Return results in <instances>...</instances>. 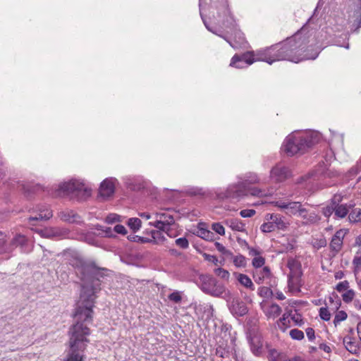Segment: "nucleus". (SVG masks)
Returning a JSON list of instances; mask_svg holds the SVG:
<instances>
[{"label":"nucleus","instance_id":"1","mask_svg":"<svg viewBox=\"0 0 361 361\" xmlns=\"http://www.w3.org/2000/svg\"><path fill=\"white\" fill-rule=\"evenodd\" d=\"M69 263L77 269V274L81 275V280L83 281L80 299L76 304L74 319L90 323L93 317L96 293L101 290L99 281L104 277V271L106 269H100L93 263H85L78 256Z\"/></svg>","mask_w":361,"mask_h":361},{"label":"nucleus","instance_id":"2","mask_svg":"<svg viewBox=\"0 0 361 361\" xmlns=\"http://www.w3.org/2000/svg\"><path fill=\"white\" fill-rule=\"evenodd\" d=\"M312 49L306 44V40L301 35H295L287 39L280 44H276L264 49L259 54V59L271 64L281 60H288L298 63L303 60L315 59L317 51H311Z\"/></svg>","mask_w":361,"mask_h":361},{"label":"nucleus","instance_id":"3","mask_svg":"<svg viewBox=\"0 0 361 361\" xmlns=\"http://www.w3.org/2000/svg\"><path fill=\"white\" fill-rule=\"evenodd\" d=\"M259 183H260V178L256 173H247L243 178H240L238 183L230 185L225 193L219 194V198L239 199L249 195L256 197H266L270 195L271 192H267L265 190L249 187L250 185Z\"/></svg>","mask_w":361,"mask_h":361},{"label":"nucleus","instance_id":"4","mask_svg":"<svg viewBox=\"0 0 361 361\" xmlns=\"http://www.w3.org/2000/svg\"><path fill=\"white\" fill-rule=\"evenodd\" d=\"M86 324V322L75 320V324L71 327L70 353L66 361H84V357L80 352L85 350L90 341L87 336L90 334V330Z\"/></svg>","mask_w":361,"mask_h":361},{"label":"nucleus","instance_id":"5","mask_svg":"<svg viewBox=\"0 0 361 361\" xmlns=\"http://www.w3.org/2000/svg\"><path fill=\"white\" fill-rule=\"evenodd\" d=\"M60 195H70L78 199H85L91 194V190L78 180H71L59 185Z\"/></svg>","mask_w":361,"mask_h":361},{"label":"nucleus","instance_id":"6","mask_svg":"<svg viewBox=\"0 0 361 361\" xmlns=\"http://www.w3.org/2000/svg\"><path fill=\"white\" fill-rule=\"evenodd\" d=\"M197 285L206 294L219 298L225 293L224 285L219 283L216 279L209 275L202 274L199 276Z\"/></svg>","mask_w":361,"mask_h":361},{"label":"nucleus","instance_id":"7","mask_svg":"<svg viewBox=\"0 0 361 361\" xmlns=\"http://www.w3.org/2000/svg\"><path fill=\"white\" fill-rule=\"evenodd\" d=\"M300 137V133L295 132L286 137L282 145V150L288 156H293L306 149Z\"/></svg>","mask_w":361,"mask_h":361},{"label":"nucleus","instance_id":"8","mask_svg":"<svg viewBox=\"0 0 361 361\" xmlns=\"http://www.w3.org/2000/svg\"><path fill=\"white\" fill-rule=\"evenodd\" d=\"M263 51L264 49L258 51L256 53L254 51H247L242 55L235 54L231 60L230 66L236 68H243L250 66L255 61H264L262 59H259V54L263 52Z\"/></svg>","mask_w":361,"mask_h":361},{"label":"nucleus","instance_id":"9","mask_svg":"<svg viewBox=\"0 0 361 361\" xmlns=\"http://www.w3.org/2000/svg\"><path fill=\"white\" fill-rule=\"evenodd\" d=\"M287 214L298 216L306 221V223L314 224L319 220L314 213L308 214L307 209L300 202H290L289 210Z\"/></svg>","mask_w":361,"mask_h":361},{"label":"nucleus","instance_id":"10","mask_svg":"<svg viewBox=\"0 0 361 361\" xmlns=\"http://www.w3.org/2000/svg\"><path fill=\"white\" fill-rule=\"evenodd\" d=\"M155 221L154 222H150L151 226H154L157 229L164 231V232L169 235V226L175 223L174 218L172 215L166 212H156L154 214Z\"/></svg>","mask_w":361,"mask_h":361},{"label":"nucleus","instance_id":"11","mask_svg":"<svg viewBox=\"0 0 361 361\" xmlns=\"http://www.w3.org/2000/svg\"><path fill=\"white\" fill-rule=\"evenodd\" d=\"M287 266L290 269L288 275L289 286L295 287L299 286L302 275L300 262L293 258H290L288 260Z\"/></svg>","mask_w":361,"mask_h":361},{"label":"nucleus","instance_id":"12","mask_svg":"<svg viewBox=\"0 0 361 361\" xmlns=\"http://www.w3.org/2000/svg\"><path fill=\"white\" fill-rule=\"evenodd\" d=\"M219 17L221 20V26L225 29H229L231 31L235 30L237 24L234 17L231 13V11L227 5L224 6L221 13H219Z\"/></svg>","mask_w":361,"mask_h":361},{"label":"nucleus","instance_id":"13","mask_svg":"<svg viewBox=\"0 0 361 361\" xmlns=\"http://www.w3.org/2000/svg\"><path fill=\"white\" fill-rule=\"evenodd\" d=\"M192 306L199 319H209L213 317V306L209 303H192Z\"/></svg>","mask_w":361,"mask_h":361},{"label":"nucleus","instance_id":"14","mask_svg":"<svg viewBox=\"0 0 361 361\" xmlns=\"http://www.w3.org/2000/svg\"><path fill=\"white\" fill-rule=\"evenodd\" d=\"M265 220L271 221L276 230L286 231L289 226L286 219L279 214H267Z\"/></svg>","mask_w":361,"mask_h":361},{"label":"nucleus","instance_id":"15","mask_svg":"<svg viewBox=\"0 0 361 361\" xmlns=\"http://www.w3.org/2000/svg\"><path fill=\"white\" fill-rule=\"evenodd\" d=\"M298 133H300V137L306 149L317 143L321 138L320 134L315 131L298 132Z\"/></svg>","mask_w":361,"mask_h":361},{"label":"nucleus","instance_id":"16","mask_svg":"<svg viewBox=\"0 0 361 361\" xmlns=\"http://www.w3.org/2000/svg\"><path fill=\"white\" fill-rule=\"evenodd\" d=\"M341 201V197L335 196L333 199V204H334V214L338 218H344L348 214L349 209L355 206V203H350L348 205L339 204L338 202Z\"/></svg>","mask_w":361,"mask_h":361},{"label":"nucleus","instance_id":"17","mask_svg":"<svg viewBox=\"0 0 361 361\" xmlns=\"http://www.w3.org/2000/svg\"><path fill=\"white\" fill-rule=\"evenodd\" d=\"M290 176L288 169L283 166L277 165L270 172V178L275 182H282Z\"/></svg>","mask_w":361,"mask_h":361},{"label":"nucleus","instance_id":"18","mask_svg":"<svg viewBox=\"0 0 361 361\" xmlns=\"http://www.w3.org/2000/svg\"><path fill=\"white\" fill-rule=\"evenodd\" d=\"M261 308L268 319H274L281 313V307L276 303H262Z\"/></svg>","mask_w":361,"mask_h":361},{"label":"nucleus","instance_id":"19","mask_svg":"<svg viewBox=\"0 0 361 361\" xmlns=\"http://www.w3.org/2000/svg\"><path fill=\"white\" fill-rule=\"evenodd\" d=\"M229 310L236 317L244 316L248 311L245 303L238 298L233 299L229 305Z\"/></svg>","mask_w":361,"mask_h":361},{"label":"nucleus","instance_id":"20","mask_svg":"<svg viewBox=\"0 0 361 361\" xmlns=\"http://www.w3.org/2000/svg\"><path fill=\"white\" fill-rule=\"evenodd\" d=\"M115 181L114 178H106L100 185L99 195L104 198L109 197L114 192Z\"/></svg>","mask_w":361,"mask_h":361},{"label":"nucleus","instance_id":"21","mask_svg":"<svg viewBox=\"0 0 361 361\" xmlns=\"http://www.w3.org/2000/svg\"><path fill=\"white\" fill-rule=\"evenodd\" d=\"M347 231L343 229H340L336 231V233L333 236L331 241L330 243V247L332 251L335 252V253L338 252L343 245V238L345 237Z\"/></svg>","mask_w":361,"mask_h":361},{"label":"nucleus","instance_id":"22","mask_svg":"<svg viewBox=\"0 0 361 361\" xmlns=\"http://www.w3.org/2000/svg\"><path fill=\"white\" fill-rule=\"evenodd\" d=\"M250 345L252 353L257 356H259L262 353V339L259 335H255L250 339Z\"/></svg>","mask_w":361,"mask_h":361},{"label":"nucleus","instance_id":"23","mask_svg":"<svg viewBox=\"0 0 361 361\" xmlns=\"http://www.w3.org/2000/svg\"><path fill=\"white\" fill-rule=\"evenodd\" d=\"M53 216L52 211L47 206H42L38 209V213L35 216L29 217V222L38 220H48Z\"/></svg>","mask_w":361,"mask_h":361},{"label":"nucleus","instance_id":"24","mask_svg":"<svg viewBox=\"0 0 361 361\" xmlns=\"http://www.w3.org/2000/svg\"><path fill=\"white\" fill-rule=\"evenodd\" d=\"M58 216L61 220L68 223H75L79 221L80 216L71 209H64L59 212Z\"/></svg>","mask_w":361,"mask_h":361},{"label":"nucleus","instance_id":"25","mask_svg":"<svg viewBox=\"0 0 361 361\" xmlns=\"http://www.w3.org/2000/svg\"><path fill=\"white\" fill-rule=\"evenodd\" d=\"M271 275L270 269L268 267H264L262 269L256 270L254 272L253 277L257 283L260 284L265 279L269 278Z\"/></svg>","mask_w":361,"mask_h":361},{"label":"nucleus","instance_id":"26","mask_svg":"<svg viewBox=\"0 0 361 361\" xmlns=\"http://www.w3.org/2000/svg\"><path fill=\"white\" fill-rule=\"evenodd\" d=\"M235 276L238 281L245 288L251 290H255V286L250 278L244 274L235 273Z\"/></svg>","mask_w":361,"mask_h":361},{"label":"nucleus","instance_id":"27","mask_svg":"<svg viewBox=\"0 0 361 361\" xmlns=\"http://www.w3.org/2000/svg\"><path fill=\"white\" fill-rule=\"evenodd\" d=\"M163 232H164V231H161L159 229L152 231L151 237L148 238L147 241H151V243L154 244L163 243L166 240V238L164 235Z\"/></svg>","mask_w":361,"mask_h":361},{"label":"nucleus","instance_id":"28","mask_svg":"<svg viewBox=\"0 0 361 361\" xmlns=\"http://www.w3.org/2000/svg\"><path fill=\"white\" fill-rule=\"evenodd\" d=\"M225 224L230 227L233 231L243 232L245 231V224L238 219H227Z\"/></svg>","mask_w":361,"mask_h":361},{"label":"nucleus","instance_id":"29","mask_svg":"<svg viewBox=\"0 0 361 361\" xmlns=\"http://www.w3.org/2000/svg\"><path fill=\"white\" fill-rule=\"evenodd\" d=\"M37 233L44 238H53L63 235L61 231L58 228H46L44 229H40Z\"/></svg>","mask_w":361,"mask_h":361},{"label":"nucleus","instance_id":"30","mask_svg":"<svg viewBox=\"0 0 361 361\" xmlns=\"http://www.w3.org/2000/svg\"><path fill=\"white\" fill-rule=\"evenodd\" d=\"M289 317L290 314L285 312L283 314L282 317H281L276 322V326L283 332H285L288 328L291 326L290 319H289Z\"/></svg>","mask_w":361,"mask_h":361},{"label":"nucleus","instance_id":"31","mask_svg":"<svg viewBox=\"0 0 361 361\" xmlns=\"http://www.w3.org/2000/svg\"><path fill=\"white\" fill-rule=\"evenodd\" d=\"M286 313H288L290 314L289 319H290V322L292 321L295 325L301 326L304 322L302 317V315L299 314L296 310H289L286 312Z\"/></svg>","mask_w":361,"mask_h":361},{"label":"nucleus","instance_id":"32","mask_svg":"<svg viewBox=\"0 0 361 361\" xmlns=\"http://www.w3.org/2000/svg\"><path fill=\"white\" fill-rule=\"evenodd\" d=\"M197 236L208 241H212L214 240V234L204 228L199 227L197 231Z\"/></svg>","mask_w":361,"mask_h":361},{"label":"nucleus","instance_id":"33","mask_svg":"<svg viewBox=\"0 0 361 361\" xmlns=\"http://www.w3.org/2000/svg\"><path fill=\"white\" fill-rule=\"evenodd\" d=\"M343 343L348 351L351 353H357L358 351V347L356 343L349 336H346L343 338Z\"/></svg>","mask_w":361,"mask_h":361},{"label":"nucleus","instance_id":"34","mask_svg":"<svg viewBox=\"0 0 361 361\" xmlns=\"http://www.w3.org/2000/svg\"><path fill=\"white\" fill-rule=\"evenodd\" d=\"M269 354L271 361H291L284 354L279 353L274 349L270 350Z\"/></svg>","mask_w":361,"mask_h":361},{"label":"nucleus","instance_id":"35","mask_svg":"<svg viewBox=\"0 0 361 361\" xmlns=\"http://www.w3.org/2000/svg\"><path fill=\"white\" fill-rule=\"evenodd\" d=\"M142 221L138 218H130L128 221V226L134 232L138 231L141 227Z\"/></svg>","mask_w":361,"mask_h":361},{"label":"nucleus","instance_id":"36","mask_svg":"<svg viewBox=\"0 0 361 361\" xmlns=\"http://www.w3.org/2000/svg\"><path fill=\"white\" fill-rule=\"evenodd\" d=\"M233 264L237 267H245L247 262L245 257L242 255L232 256Z\"/></svg>","mask_w":361,"mask_h":361},{"label":"nucleus","instance_id":"37","mask_svg":"<svg viewBox=\"0 0 361 361\" xmlns=\"http://www.w3.org/2000/svg\"><path fill=\"white\" fill-rule=\"evenodd\" d=\"M27 241V238L23 235H16L11 241L12 245L16 247L17 246H23Z\"/></svg>","mask_w":361,"mask_h":361},{"label":"nucleus","instance_id":"38","mask_svg":"<svg viewBox=\"0 0 361 361\" xmlns=\"http://www.w3.org/2000/svg\"><path fill=\"white\" fill-rule=\"evenodd\" d=\"M229 353L228 348L226 345H219V346L216 349V354L219 355L220 357H227Z\"/></svg>","mask_w":361,"mask_h":361},{"label":"nucleus","instance_id":"39","mask_svg":"<svg viewBox=\"0 0 361 361\" xmlns=\"http://www.w3.org/2000/svg\"><path fill=\"white\" fill-rule=\"evenodd\" d=\"M347 317V313L345 311L341 310L337 312L334 319V325L336 326L340 322L345 320Z\"/></svg>","mask_w":361,"mask_h":361},{"label":"nucleus","instance_id":"40","mask_svg":"<svg viewBox=\"0 0 361 361\" xmlns=\"http://www.w3.org/2000/svg\"><path fill=\"white\" fill-rule=\"evenodd\" d=\"M348 218L352 222L361 221V209L353 210L350 213Z\"/></svg>","mask_w":361,"mask_h":361},{"label":"nucleus","instance_id":"41","mask_svg":"<svg viewBox=\"0 0 361 361\" xmlns=\"http://www.w3.org/2000/svg\"><path fill=\"white\" fill-rule=\"evenodd\" d=\"M289 335L294 340L300 341L304 338L303 331L298 329L290 330Z\"/></svg>","mask_w":361,"mask_h":361},{"label":"nucleus","instance_id":"42","mask_svg":"<svg viewBox=\"0 0 361 361\" xmlns=\"http://www.w3.org/2000/svg\"><path fill=\"white\" fill-rule=\"evenodd\" d=\"M260 229L263 233H270L276 230L271 221H267L262 224Z\"/></svg>","mask_w":361,"mask_h":361},{"label":"nucleus","instance_id":"43","mask_svg":"<svg viewBox=\"0 0 361 361\" xmlns=\"http://www.w3.org/2000/svg\"><path fill=\"white\" fill-rule=\"evenodd\" d=\"M214 274L222 279L228 280L230 276L229 272L222 268H216L214 270Z\"/></svg>","mask_w":361,"mask_h":361},{"label":"nucleus","instance_id":"44","mask_svg":"<svg viewBox=\"0 0 361 361\" xmlns=\"http://www.w3.org/2000/svg\"><path fill=\"white\" fill-rule=\"evenodd\" d=\"M96 229L99 231V234L104 235V236L111 237L113 235V231L110 227H104L97 225Z\"/></svg>","mask_w":361,"mask_h":361},{"label":"nucleus","instance_id":"45","mask_svg":"<svg viewBox=\"0 0 361 361\" xmlns=\"http://www.w3.org/2000/svg\"><path fill=\"white\" fill-rule=\"evenodd\" d=\"M216 250L226 257H232L233 254L230 250H228L222 244L216 242L214 244Z\"/></svg>","mask_w":361,"mask_h":361},{"label":"nucleus","instance_id":"46","mask_svg":"<svg viewBox=\"0 0 361 361\" xmlns=\"http://www.w3.org/2000/svg\"><path fill=\"white\" fill-rule=\"evenodd\" d=\"M265 264V259L262 256H258L256 257H254L252 262V266L256 268L259 269L263 267Z\"/></svg>","mask_w":361,"mask_h":361},{"label":"nucleus","instance_id":"47","mask_svg":"<svg viewBox=\"0 0 361 361\" xmlns=\"http://www.w3.org/2000/svg\"><path fill=\"white\" fill-rule=\"evenodd\" d=\"M169 300L178 303L182 300V293L180 291H174L168 296Z\"/></svg>","mask_w":361,"mask_h":361},{"label":"nucleus","instance_id":"48","mask_svg":"<svg viewBox=\"0 0 361 361\" xmlns=\"http://www.w3.org/2000/svg\"><path fill=\"white\" fill-rule=\"evenodd\" d=\"M258 294L261 297L269 298L272 295V290L268 287L262 286L258 289Z\"/></svg>","mask_w":361,"mask_h":361},{"label":"nucleus","instance_id":"49","mask_svg":"<svg viewBox=\"0 0 361 361\" xmlns=\"http://www.w3.org/2000/svg\"><path fill=\"white\" fill-rule=\"evenodd\" d=\"M319 317L324 321H329L331 319V313L327 307H321L319 309Z\"/></svg>","mask_w":361,"mask_h":361},{"label":"nucleus","instance_id":"50","mask_svg":"<svg viewBox=\"0 0 361 361\" xmlns=\"http://www.w3.org/2000/svg\"><path fill=\"white\" fill-rule=\"evenodd\" d=\"M342 297L345 302H350L355 297V292L353 290H348L345 293L343 294Z\"/></svg>","mask_w":361,"mask_h":361},{"label":"nucleus","instance_id":"51","mask_svg":"<svg viewBox=\"0 0 361 361\" xmlns=\"http://www.w3.org/2000/svg\"><path fill=\"white\" fill-rule=\"evenodd\" d=\"M212 228L216 233L224 235L225 234V228L220 223H214L212 225Z\"/></svg>","mask_w":361,"mask_h":361},{"label":"nucleus","instance_id":"52","mask_svg":"<svg viewBox=\"0 0 361 361\" xmlns=\"http://www.w3.org/2000/svg\"><path fill=\"white\" fill-rule=\"evenodd\" d=\"M175 242L177 246L183 249H186L189 246L188 240L185 238H179Z\"/></svg>","mask_w":361,"mask_h":361},{"label":"nucleus","instance_id":"53","mask_svg":"<svg viewBox=\"0 0 361 361\" xmlns=\"http://www.w3.org/2000/svg\"><path fill=\"white\" fill-rule=\"evenodd\" d=\"M272 204L279 208L280 209H288L289 210L290 202H283L281 200H278L273 202Z\"/></svg>","mask_w":361,"mask_h":361},{"label":"nucleus","instance_id":"54","mask_svg":"<svg viewBox=\"0 0 361 361\" xmlns=\"http://www.w3.org/2000/svg\"><path fill=\"white\" fill-rule=\"evenodd\" d=\"M336 300H334V298L332 296H330L329 298V305L330 306H334V309L337 310L339 307L341 306V300L338 299V298L336 296Z\"/></svg>","mask_w":361,"mask_h":361},{"label":"nucleus","instance_id":"55","mask_svg":"<svg viewBox=\"0 0 361 361\" xmlns=\"http://www.w3.org/2000/svg\"><path fill=\"white\" fill-rule=\"evenodd\" d=\"M245 244L246 245L247 249L249 251V255L250 256L256 257H258L260 255L261 252L258 249H256V248L249 246V245L245 241Z\"/></svg>","mask_w":361,"mask_h":361},{"label":"nucleus","instance_id":"56","mask_svg":"<svg viewBox=\"0 0 361 361\" xmlns=\"http://www.w3.org/2000/svg\"><path fill=\"white\" fill-rule=\"evenodd\" d=\"M256 212L254 209H243L241 210L240 214L243 218L252 217L255 214Z\"/></svg>","mask_w":361,"mask_h":361},{"label":"nucleus","instance_id":"57","mask_svg":"<svg viewBox=\"0 0 361 361\" xmlns=\"http://www.w3.org/2000/svg\"><path fill=\"white\" fill-rule=\"evenodd\" d=\"M349 287V283L348 281H343L342 282H340L336 286V290L338 292H342L343 290H346Z\"/></svg>","mask_w":361,"mask_h":361},{"label":"nucleus","instance_id":"58","mask_svg":"<svg viewBox=\"0 0 361 361\" xmlns=\"http://www.w3.org/2000/svg\"><path fill=\"white\" fill-rule=\"evenodd\" d=\"M334 204H332L331 206H327L323 209V214L329 217L334 212Z\"/></svg>","mask_w":361,"mask_h":361},{"label":"nucleus","instance_id":"59","mask_svg":"<svg viewBox=\"0 0 361 361\" xmlns=\"http://www.w3.org/2000/svg\"><path fill=\"white\" fill-rule=\"evenodd\" d=\"M114 231L116 232L117 233L125 235L127 233L126 228L124 226L121 224H117L114 226Z\"/></svg>","mask_w":361,"mask_h":361},{"label":"nucleus","instance_id":"60","mask_svg":"<svg viewBox=\"0 0 361 361\" xmlns=\"http://www.w3.org/2000/svg\"><path fill=\"white\" fill-rule=\"evenodd\" d=\"M8 251L7 247L4 245V235L2 233H0V253L6 252Z\"/></svg>","mask_w":361,"mask_h":361},{"label":"nucleus","instance_id":"61","mask_svg":"<svg viewBox=\"0 0 361 361\" xmlns=\"http://www.w3.org/2000/svg\"><path fill=\"white\" fill-rule=\"evenodd\" d=\"M106 221L108 223H114L116 221H118L119 216L115 214H109V216H106Z\"/></svg>","mask_w":361,"mask_h":361},{"label":"nucleus","instance_id":"62","mask_svg":"<svg viewBox=\"0 0 361 361\" xmlns=\"http://www.w3.org/2000/svg\"><path fill=\"white\" fill-rule=\"evenodd\" d=\"M306 334L310 341H313L315 338L314 330L312 328H307L306 329Z\"/></svg>","mask_w":361,"mask_h":361},{"label":"nucleus","instance_id":"63","mask_svg":"<svg viewBox=\"0 0 361 361\" xmlns=\"http://www.w3.org/2000/svg\"><path fill=\"white\" fill-rule=\"evenodd\" d=\"M204 259L209 262H211L215 264L218 263V259L214 255H210L208 254H204Z\"/></svg>","mask_w":361,"mask_h":361},{"label":"nucleus","instance_id":"64","mask_svg":"<svg viewBox=\"0 0 361 361\" xmlns=\"http://www.w3.org/2000/svg\"><path fill=\"white\" fill-rule=\"evenodd\" d=\"M320 350H324L326 353H330L331 351V348L327 345L326 343H321L319 346Z\"/></svg>","mask_w":361,"mask_h":361}]
</instances>
